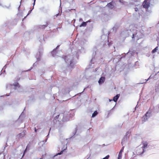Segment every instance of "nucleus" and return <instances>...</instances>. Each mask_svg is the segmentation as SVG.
Listing matches in <instances>:
<instances>
[{"instance_id": "obj_44", "label": "nucleus", "mask_w": 159, "mask_h": 159, "mask_svg": "<svg viewBox=\"0 0 159 159\" xmlns=\"http://www.w3.org/2000/svg\"><path fill=\"white\" fill-rule=\"evenodd\" d=\"M71 50H72V52H73V49H72Z\"/></svg>"}, {"instance_id": "obj_6", "label": "nucleus", "mask_w": 159, "mask_h": 159, "mask_svg": "<svg viewBox=\"0 0 159 159\" xmlns=\"http://www.w3.org/2000/svg\"><path fill=\"white\" fill-rule=\"evenodd\" d=\"M101 39L102 40V43L103 45H104L107 43L108 46H110L111 43H109L108 37L107 35H102L101 36Z\"/></svg>"}, {"instance_id": "obj_34", "label": "nucleus", "mask_w": 159, "mask_h": 159, "mask_svg": "<svg viewBox=\"0 0 159 159\" xmlns=\"http://www.w3.org/2000/svg\"><path fill=\"white\" fill-rule=\"evenodd\" d=\"M59 13H58V14H57L56 15H55L54 17L56 16V17H57V16H59Z\"/></svg>"}, {"instance_id": "obj_14", "label": "nucleus", "mask_w": 159, "mask_h": 159, "mask_svg": "<svg viewBox=\"0 0 159 159\" xmlns=\"http://www.w3.org/2000/svg\"><path fill=\"white\" fill-rule=\"evenodd\" d=\"M105 80V78L104 77H102L100 78L98 82L99 84H101L104 83Z\"/></svg>"}, {"instance_id": "obj_42", "label": "nucleus", "mask_w": 159, "mask_h": 159, "mask_svg": "<svg viewBox=\"0 0 159 159\" xmlns=\"http://www.w3.org/2000/svg\"><path fill=\"white\" fill-rule=\"evenodd\" d=\"M97 69H97V68H96V69H95V70H96V71L97 70Z\"/></svg>"}, {"instance_id": "obj_38", "label": "nucleus", "mask_w": 159, "mask_h": 159, "mask_svg": "<svg viewBox=\"0 0 159 159\" xmlns=\"http://www.w3.org/2000/svg\"><path fill=\"white\" fill-rule=\"evenodd\" d=\"M113 100V99L112 100V99H109V101L110 102H111V101H112Z\"/></svg>"}, {"instance_id": "obj_21", "label": "nucleus", "mask_w": 159, "mask_h": 159, "mask_svg": "<svg viewBox=\"0 0 159 159\" xmlns=\"http://www.w3.org/2000/svg\"><path fill=\"white\" fill-rule=\"evenodd\" d=\"M98 114V112L97 111H94L92 115V117H95Z\"/></svg>"}, {"instance_id": "obj_47", "label": "nucleus", "mask_w": 159, "mask_h": 159, "mask_svg": "<svg viewBox=\"0 0 159 159\" xmlns=\"http://www.w3.org/2000/svg\"><path fill=\"white\" fill-rule=\"evenodd\" d=\"M129 53V52H128V53H127V54H128Z\"/></svg>"}, {"instance_id": "obj_1", "label": "nucleus", "mask_w": 159, "mask_h": 159, "mask_svg": "<svg viewBox=\"0 0 159 159\" xmlns=\"http://www.w3.org/2000/svg\"><path fill=\"white\" fill-rule=\"evenodd\" d=\"M137 29L136 27H134L132 30V32L131 30H128L122 32L121 34L124 35L125 37L130 35L132 34V39H135L138 40L139 39L142 38L143 37V34L140 31L137 30Z\"/></svg>"}, {"instance_id": "obj_40", "label": "nucleus", "mask_w": 159, "mask_h": 159, "mask_svg": "<svg viewBox=\"0 0 159 159\" xmlns=\"http://www.w3.org/2000/svg\"><path fill=\"white\" fill-rule=\"evenodd\" d=\"M129 132H127L126 133V135H128V134H129Z\"/></svg>"}, {"instance_id": "obj_37", "label": "nucleus", "mask_w": 159, "mask_h": 159, "mask_svg": "<svg viewBox=\"0 0 159 159\" xmlns=\"http://www.w3.org/2000/svg\"><path fill=\"white\" fill-rule=\"evenodd\" d=\"M35 2H34V3H33V7L35 5Z\"/></svg>"}, {"instance_id": "obj_31", "label": "nucleus", "mask_w": 159, "mask_h": 159, "mask_svg": "<svg viewBox=\"0 0 159 159\" xmlns=\"http://www.w3.org/2000/svg\"><path fill=\"white\" fill-rule=\"evenodd\" d=\"M76 131H77V129H76L74 133H73V134H74L73 136L75 135V134H76Z\"/></svg>"}, {"instance_id": "obj_23", "label": "nucleus", "mask_w": 159, "mask_h": 159, "mask_svg": "<svg viewBox=\"0 0 159 159\" xmlns=\"http://www.w3.org/2000/svg\"><path fill=\"white\" fill-rule=\"evenodd\" d=\"M65 149H64L63 150L61 151L60 152L58 153L57 154L55 155L54 156V157H55V156H57V155H60L61 154L63 153V151Z\"/></svg>"}, {"instance_id": "obj_4", "label": "nucleus", "mask_w": 159, "mask_h": 159, "mask_svg": "<svg viewBox=\"0 0 159 159\" xmlns=\"http://www.w3.org/2000/svg\"><path fill=\"white\" fill-rule=\"evenodd\" d=\"M64 59L67 64L72 68L75 64L73 56L70 55H67L65 56Z\"/></svg>"}, {"instance_id": "obj_3", "label": "nucleus", "mask_w": 159, "mask_h": 159, "mask_svg": "<svg viewBox=\"0 0 159 159\" xmlns=\"http://www.w3.org/2000/svg\"><path fill=\"white\" fill-rule=\"evenodd\" d=\"M69 114H67L66 113L64 112V114L61 113L57 115L54 117V119L56 120L58 119V121H60L58 120L59 117H60V120L63 122L69 120Z\"/></svg>"}, {"instance_id": "obj_11", "label": "nucleus", "mask_w": 159, "mask_h": 159, "mask_svg": "<svg viewBox=\"0 0 159 159\" xmlns=\"http://www.w3.org/2000/svg\"><path fill=\"white\" fill-rule=\"evenodd\" d=\"M147 0H145L143 3V7L144 8L147 9L149 6V3L148 2H147Z\"/></svg>"}, {"instance_id": "obj_9", "label": "nucleus", "mask_w": 159, "mask_h": 159, "mask_svg": "<svg viewBox=\"0 0 159 159\" xmlns=\"http://www.w3.org/2000/svg\"><path fill=\"white\" fill-rule=\"evenodd\" d=\"M60 46H57L56 48L54 49L53 51L51 52V54L53 57H55L56 56H58V52L57 51V49Z\"/></svg>"}, {"instance_id": "obj_49", "label": "nucleus", "mask_w": 159, "mask_h": 159, "mask_svg": "<svg viewBox=\"0 0 159 159\" xmlns=\"http://www.w3.org/2000/svg\"><path fill=\"white\" fill-rule=\"evenodd\" d=\"M20 7V6H19V7L18 8V9H19V8Z\"/></svg>"}, {"instance_id": "obj_22", "label": "nucleus", "mask_w": 159, "mask_h": 159, "mask_svg": "<svg viewBox=\"0 0 159 159\" xmlns=\"http://www.w3.org/2000/svg\"><path fill=\"white\" fill-rule=\"evenodd\" d=\"M158 47H156L154 49H153L152 52V53H155L157 50H158Z\"/></svg>"}, {"instance_id": "obj_5", "label": "nucleus", "mask_w": 159, "mask_h": 159, "mask_svg": "<svg viewBox=\"0 0 159 159\" xmlns=\"http://www.w3.org/2000/svg\"><path fill=\"white\" fill-rule=\"evenodd\" d=\"M20 86L18 82H15L13 84H8L6 86L7 89H14L15 90L17 89L20 88Z\"/></svg>"}, {"instance_id": "obj_30", "label": "nucleus", "mask_w": 159, "mask_h": 159, "mask_svg": "<svg viewBox=\"0 0 159 159\" xmlns=\"http://www.w3.org/2000/svg\"><path fill=\"white\" fill-rule=\"evenodd\" d=\"M94 59L93 58H92V59L91 61V63H94Z\"/></svg>"}, {"instance_id": "obj_50", "label": "nucleus", "mask_w": 159, "mask_h": 159, "mask_svg": "<svg viewBox=\"0 0 159 159\" xmlns=\"http://www.w3.org/2000/svg\"><path fill=\"white\" fill-rule=\"evenodd\" d=\"M47 140V139H46V141Z\"/></svg>"}, {"instance_id": "obj_45", "label": "nucleus", "mask_w": 159, "mask_h": 159, "mask_svg": "<svg viewBox=\"0 0 159 159\" xmlns=\"http://www.w3.org/2000/svg\"><path fill=\"white\" fill-rule=\"evenodd\" d=\"M35 64V63H34L33 64V66Z\"/></svg>"}, {"instance_id": "obj_39", "label": "nucleus", "mask_w": 159, "mask_h": 159, "mask_svg": "<svg viewBox=\"0 0 159 159\" xmlns=\"http://www.w3.org/2000/svg\"><path fill=\"white\" fill-rule=\"evenodd\" d=\"M80 21H82L83 20L82 19V18H80Z\"/></svg>"}, {"instance_id": "obj_18", "label": "nucleus", "mask_w": 159, "mask_h": 159, "mask_svg": "<svg viewBox=\"0 0 159 159\" xmlns=\"http://www.w3.org/2000/svg\"><path fill=\"white\" fill-rule=\"evenodd\" d=\"M139 18H141V21L142 22H145L146 21V18H145V17H143L142 16H139Z\"/></svg>"}, {"instance_id": "obj_26", "label": "nucleus", "mask_w": 159, "mask_h": 159, "mask_svg": "<svg viewBox=\"0 0 159 159\" xmlns=\"http://www.w3.org/2000/svg\"><path fill=\"white\" fill-rule=\"evenodd\" d=\"M122 153H119V154H118V159H121V157H122Z\"/></svg>"}, {"instance_id": "obj_43", "label": "nucleus", "mask_w": 159, "mask_h": 159, "mask_svg": "<svg viewBox=\"0 0 159 159\" xmlns=\"http://www.w3.org/2000/svg\"><path fill=\"white\" fill-rule=\"evenodd\" d=\"M137 105H136V107H135V109L137 108Z\"/></svg>"}, {"instance_id": "obj_2", "label": "nucleus", "mask_w": 159, "mask_h": 159, "mask_svg": "<svg viewBox=\"0 0 159 159\" xmlns=\"http://www.w3.org/2000/svg\"><path fill=\"white\" fill-rule=\"evenodd\" d=\"M147 146L148 143L147 142H143L142 147H139L137 148L136 150V154L139 156H142L147 150Z\"/></svg>"}, {"instance_id": "obj_51", "label": "nucleus", "mask_w": 159, "mask_h": 159, "mask_svg": "<svg viewBox=\"0 0 159 159\" xmlns=\"http://www.w3.org/2000/svg\"><path fill=\"white\" fill-rule=\"evenodd\" d=\"M131 27H132V25H131Z\"/></svg>"}, {"instance_id": "obj_33", "label": "nucleus", "mask_w": 159, "mask_h": 159, "mask_svg": "<svg viewBox=\"0 0 159 159\" xmlns=\"http://www.w3.org/2000/svg\"><path fill=\"white\" fill-rule=\"evenodd\" d=\"M135 11H138V8L137 7H136L135 8Z\"/></svg>"}, {"instance_id": "obj_24", "label": "nucleus", "mask_w": 159, "mask_h": 159, "mask_svg": "<svg viewBox=\"0 0 159 159\" xmlns=\"http://www.w3.org/2000/svg\"><path fill=\"white\" fill-rule=\"evenodd\" d=\"M39 56H38V55H37L36 56V59H37V61H39V59H40V57H40V55H41V53H40V52H39Z\"/></svg>"}, {"instance_id": "obj_32", "label": "nucleus", "mask_w": 159, "mask_h": 159, "mask_svg": "<svg viewBox=\"0 0 159 159\" xmlns=\"http://www.w3.org/2000/svg\"><path fill=\"white\" fill-rule=\"evenodd\" d=\"M34 7H33V8H32V9L30 11H29V13H28V14L27 15V16L28 15H29V13L31 12L32 11V10L34 9Z\"/></svg>"}, {"instance_id": "obj_54", "label": "nucleus", "mask_w": 159, "mask_h": 159, "mask_svg": "<svg viewBox=\"0 0 159 159\" xmlns=\"http://www.w3.org/2000/svg\"><path fill=\"white\" fill-rule=\"evenodd\" d=\"M0 5H1V4L0 3Z\"/></svg>"}, {"instance_id": "obj_15", "label": "nucleus", "mask_w": 159, "mask_h": 159, "mask_svg": "<svg viewBox=\"0 0 159 159\" xmlns=\"http://www.w3.org/2000/svg\"><path fill=\"white\" fill-rule=\"evenodd\" d=\"M120 96V95L119 94H117L116 96H115L113 97V100L115 102H116L117 101L118 99L119 98Z\"/></svg>"}, {"instance_id": "obj_25", "label": "nucleus", "mask_w": 159, "mask_h": 159, "mask_svg": "<svg viewBox=\"0 0 159 159\" xmlns=\"http://www.w3.org/2000/svg\"><path fill=\"white\" fill-rule=\"evenodd\" d=\"M118 1L120 3L125 5H126V3H127V2L123 1V0H118Z\"/></svg>"}, {"instance_id": "obj_8", "label": "nucleus", "mask_w": 159, "mask_h": 159, "mask_svg": "<svg viewBox=\"0 0 159 159\" xmlns=\"http://www.w3.org/2000/svg\"><path fill=\"white\" fill-rule=\"evenodd\" d=\"M78 50L77 52L76 51H75V53L74 54H73L74 55H75V56L76 57H78V55L77 54V53L82 52H83V51L84 50V48H83L81 46H79L78 47Z\"/></svg>"}, {"instance_id": "obj_41", "label": "nucleus", "mask_w": 159, "mask_h": 159, "mask_svg": "<svg viewBox=\"0 0 159 159\" xmlns=\"http://www.w3.org/2000/svg\"><path fill=\"white\" fill-rule=\"evenodd\" d=\"M32 67H31L30 69L29 70H30L31 69H32Z\"/></svg>"}, {"instance_id": "obj_29", "label": "nucleus", "mask_w": 159, "mask_h": 159, "mask_svg": "<svg viewBox=\"0 0 159 159\" xmlns=\"http://www.w3.org/2000/svg\"><path fill=\"white\" fill-rule=\"evenodd\" d=\"M3 7L4 8H7V9H9L10 7V5H9V6L8 7H7L6 6H3Z\"/></svg>"}, {"instance_id": "obj_16", "label": "nucleus", "mask_w": 159, "mask_h": 159, "mask_svg": "<svg viewBox=\"0 0 159 159\" xmlns=\"http://www.w3.org/2000/svg\"><path fill=\"white\" fill-rule=\"evenodd\" d=\"M25 135V133L24 132H22L21 133H20L18 135H17V137L19 138H21Z\"/></svg>"}, {"instance_id": "obj_52", "label": "nucleus", "mask_w": 159, "mask_h": 159, "mask_svg": "<svg viewBox=\"0 0 159 159\" xmlns=\"http://www.w3.org/2000/svg\"><path fill=\"white\" fill-rule=\"evenodd\" d=\"M158 108H159V105H158Z\"/></svg>"}, {"instance_id": "obj_46", "label": "nucleus", "mask_w": 159, "mask_h": 159, "mask_svg": "<svg viewBox=\"0 0 159 159\" xmlns=\"http://www.w3.org/2000/svg\"><path fill=\"white\" fill-rule=\"evenodd\" d=\"M59 52H61V51H59Z\"/></svg>"}, {"instance_id": "obj_17", "label": "nucleus", "mask_w": 159, "mask_h": 159, "mask_svg": "<svg viewBox=\"0 0 159 159\" xmlns=\"http://www.w3.org/2000/svg\"><path fill=\"white\" fill-rule=\"evenodd\" d=\"M89 22L90 21H88L87 22H83L80 25V27H84V26H85L86 25H87V23L88 22Z\"/></svg>"}, {"instance_id": "obj_7", "label": "nucleus", "mask_w": 159, "mask_h": 159, "mask_svg": "<svg viewBox=\"0 0 159 159\" xmlns=\"http://www.w3.org/2000/svg\"><path fill=\"white\" fill-rule=\"evenodd\" d=\"M151 111L149 109L148 111L146 113L145 115L143 116V121L145 122L152 116Z\"/></svg>"}, {"instance_id": "obj_20", "label": "nucleus", "mask_w": 159, "mask_h": 159, "mask_svg": "<svg viewBox=\"0 0 159 159\" xmlns=\"http://www.w3.org/2000/svg\"><path fill=\"white\" fill-rule=\"evenodd\" d=\"M48 26V24L47 23H46V24L44 25H40L39 27V28L41 29H44L45 27H46Z\"/></svg>"}, {"instance_id": "obj_27", "label": "nucleus", "mask_w": 159, "mask_h": 159, "mask_svg": "<svg viewBox=\"0 0 159 159\" xmlns=\"http://www.w3.org/2000/svg\"><path fill=\"white\" fill-rule=\"evenodd\" d=\"M124 146L123 147H122V148H121V150H120V151L119 153H122V152L123 151V150H124Z\"/></svg>"}, {"instance_id": "obj_35", "label": "nucleus", "mask_w": 159, "mask_h": 159, "mask_svg": "<svg viewBox=\"0 0 159 159\" xmlns=\"http://www.w3.org/2000/svg\"><path fill=\"white\" fill-rule=\"evenodd\" d=\"M23 112L20 115V116H19V118H20L22 117V116L23 115Z\"/></svg>"}, {"instance_id": "obj_19", "label": "nucleus", "mask_w": 159, "mask_h": 159, "mask_svg": "<svg viewBox=\"0 0 159 159\" xmlns=\"http://www.w3.org/2000/svg\"><path fill=\"white\" fill-rule=\"evenodd\" d=\"M93 51L94 52V53L93 52V56L94 55L95 56L96 54H97L98 51L97 49L96 48H94L93 49Z\"/></svg>"}, {"instance_id": "obj_12", "label": "nucleus", "mask_w": 159, "mask_h": 159, "mask_svg": "<svg viewBox=\"0 0 159 159\" xmlns=\"http://www.w3.org/2000/svg\"><path fill=\"white\" fill-rule=\"evenodd\" d=\"M159 73V71L158 72H157V73H156L155 74V75L154 76H152V75H151L149 77V78L147 79V80H146V81L145 82H143V83H141V84H143L144 83H146L147 81L149 79H153L154 80H156V78L155 77V76L158 73Z\"/></svg>"}, {"instance_id": "obj_53", "label": "nucleus", "mask_w": 159, "mask_h": 159, "mask_svg": "<svg viewBox=\"0 0 159 159\" xmlns=\"http://www.w3.org/2000/svg\"><path fill=\"white\" fill-rule=\"evenodd\" d=\"M35 1H36V0H34V2H35Z\"/></svg>"}, {"instance_id": "obj_36", "label": "nucleus", "mask_w": 159, "mask_h": 159, "mask_svg": "<svg viewBox=\"0 0 159 159\" xmlns=\"http://www.w3.org/2000/svg\"><path fill=\"white\" fill-rule=\"evenodd\" d=\"M34 131L35 132H37V130L36 129V128H34Z\"/></svg>"}, {"instance_id": "obj_13", "label": "nucleus", "mask_w": 159, "mask_h": 159, "mask_svg": "<svg viewBox=\"0 0 159 159\" xmlns=\"http://www.w3.org/2000/svg\"><path fill=\"white\" fill-rule=\"evenodd\" d=\"M139 1H137L136 0H132V2H130L129 3L130 4L136 6L139 5Z\"/></svg>"}, {"instance_id": "obj_28", "label": "nucleus", "mask_w": 159, "mask_h": 159, "mask_svg": "<svg viewBox=\"0 0 159 159\" xmlns=\"http://www.w3.org/2000/svg\"><path fill=\"white\" fill-rule=\"evenodd\" d=\"M28 145H27L26 147V148L25 149V150L24 152V153H23V155L22 156V157H23V156H24V155L25 154V152H26V150L27 149V148H28Z\"/></svg>"}, {"instance_id": "obj_10", "label": "nucleus", "mask_w": 159, "mask_h": 159, "mask_svg": "<svg viewBox=\"0 0 159 159\" xmlns=\"http://www.w3.org/2000/svg\"><path fill=\"white\" fill-rule=\"evenodd\" d=\"M115 2L113 1H112L111 2L107 4L106 6H107L110 9H113L115 6Z\"/></svg>"}, {"instance_id": "obj_48", "label": "nucleus", "mask_w": 159, "mask_h": 159, "mask_svg": "<svg viewBox=\"0 0 159 159\" xmlns=\"http://www.w3.org/2000/svg\"><path fill=\"white\" fill-rule=\"evenodd\" d=\"M122 143H123V142H122L121 143L122 144Z\"/></svg>"}]
</instances>
